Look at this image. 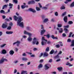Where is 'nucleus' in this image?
<instances>
[{"label":"nucleus","instance_id":"obj_1","mask_svg":"<svg viewBox=\"0 0 74 74\" xmlns=\"http://www.w3.org/2000/svg\"><path fill=\"white\" fill-rule=\"evenodd\" d=\"M24 34H26L29 36V37L27 38V40L29 41H32V38H31V36H32V34H30L26 31H24Z\"/></svg>","mask_w":74,"mask_h":74},{"label":"nucleus","instance_id":"obj_2","mask_svg":"<svg viewBox=\"0 0 74 74\" xmlns=\"http://www.w3.org/2000/svg\"><path fill=\"white\" fill-rule=\"evenodd\" d=\"M32 43L33 45H34L35 44H36V45L39 44V42L38 41H37V38H34Z\"/></svg>","mask_w":74,"mask_h":74},{"label":"nucleus","instance_id":"obj_3","mask_svg":"<svg viewBox=\"0 0 74 74\" xmlns=\"http://www.w3.org/2000/svg\"><path fill=\"white\" fill-rule=\"evenodd\" d=\"M41 29H42V30H41V35H43L44 33H45V32H46V30H45V29H44V27L43 26V25H41Z\"/></svg>","mask_w":74,"mask_h":74},{"label":"nucleus","instance_id":"obj_4","mask_svg":"<svg viewBox=\"0 0 74 74\" xmlns=\"http://www.w3.org/2000/svg\"><path fill=\"white\" fill-rule=\"evenodd\" d=\"M18 19L17 23H18L23 21V19H22V17L21 16H18Z\"/></svg>","mask_w":74,"mask_h":74},{"label":"nucleus","instance_id":"obj_5","mask_svg":"<svg viewBox=\"0 0 74 74\" xmlns=\"http://www.w3.org/2000/svg\"><path fill=\"white\" fill-rule=\"evenodd\" d=\"M17 25L18 26H19L21 27H23V22H20L19 23H17Z\"/></svg>","mask_w":74,"mask_h":74},{"label":"nucleus","instance_id":"obj_6","mask_svg":"<svg viewBox=\"0 0 74 74\" xmlns=\"http://www.w3.org/2000/svg\"><path fill=\"white\" fill-rule=\"evenodd\" d=\"M16 44L17 46V47H19V45H20V44H21V42L19 41H17L16 42H14L13 44V45H15V44Z\"/></svg>","mask_w":74,"mask_h":74},{"label":"nucleus","instance_id":"obj_7","mask_svg":"<svg viewBox=\"0 0 74 74\" xmlns=\"http://www.w3.org/2000/svg\"><path fill=\"white\" fill-rule=\"evenodd\" d=\"M8 26V24L7 23L6 24L4 23H3L2 26V27L3 29H6V28H7V27Z\"/></svg>","mask_w":74,"mask_h":74},{"label":"nucleus","instance_id":"obj_8","mask_svg":"<svg viewBox=\"0 0 74 74\" xmlns=\"http://www.w3.org/2000/svg\"><path fill=\"white\" fill-rule=\"evenodd\" d=\"M63 20L65 23H67V21L68 20L67 16H65L63 18Z\"/></svg>","mask_w":74,"mask_h":74},{"label":"nucleus","instance_id":"obj_9","mask_svg":"<svg viewBox=\"0 0 74 74\" xmlns=\"http://www.w3.org/2000/svg\"><path fill=\"white\" fill-rule=\"evenodd\" d=\"M51 37L53 40H58V38L57 36L55 37L53 35H52L51 36Z\"/></svg>","mask_w":74,"mask_h":74},{"label":"nucleus","instance_id":"obj_10","mask_svg":"<svg viewBox=\"0 0 74 74\" xmlns=\"http://www.w3.org/2000/svg\"><path fill=\"white\" fill-rule=\"evenodd\" d=\"M34 3H35V1H34L33 0L29 1L28 2V4H34Z\"/></svg>","mask_w":74,"mask_h":74},{"label":"nucleus","instance_id":"obj_11","mask_svg":"<svg viewBox=\"0 0 74 74\" xmlns=\"http://www.w3.org/2000/svg\"><path fill=\"white\" fill-rule=\"evenodd\" d=\"M28 10L30 11H31V12H32L35 13L36 12V11L35 10L32 8H29L28 9Z\"/></svg>","mask_w":74,"mask_h":74},{"label":"nucleus","instance_id":"obj_12","mask_svg":"<svg viewBox=\"0 0 74 74\" xmlns=\"http://www.w3.org/2000/svg\"><path fill=\"white\" fill-rule=\"evenodd\" d=\"M6 33V34H12V33H13V32L7 31Z\"/></svg>","mask_w":74,"mask_h":74},{"label":"nucleus","instance_id":"obj_13","mask_svg":"<svg viewBox=\"0 0 74 74\" xmlns=\"http://www.w3.org/2000/svg\"><path fill=\"white\" fill-rule=\"evenodd\" d=\"M41 44L42 45H44L46 44V41H42L41 42Z\"/></svg>","mask_w":74,"mask_h":74},{"label":"nucleus","instance_id":"obj_14","mask_svg":"<svg viewBox=\"0 0 74 74\" xmlns=\"http://www.w3.org/2000/svg\"><path fill=\"white\" fill-rule=\"evenodd\" d=\"M13 18L15 20V21H17V20H18V17H17L16 16H14L13 17Z\"/></svg>","mask_w":74,"mask_h":74},{"label":"nucleus","instance_id":"obj_15","mask_svg":"<svg viewBox=\"0 0 74 74\" xmlns=\"http://www.w3.org/2000/svg\"><path fill=\"white\" fill-rule=\"evenodd\" d=\"M71 47H74V40H73L71 42V44L70 45Z\"/></svg>","mask_w":74,"mask_h":74},{"label":"nucleus","instance_id":"obj_16","mask_svg":"<svg viewBox=\"0 0 74 74\" xmlns=\"http://www.w3.org/2000/svg\"><path fill=\"white\" fill-rule=\"evenodd\" d=\"M9 53H10V55H13L14 53V51L12 50H11L9 52Z\"/></svg>","mask_w":74,"mask_h":74},{"label":"nucleus","instance_id":"obj_17","mask_svg":"<svg viewBox=\"0 0 74 74\" xmlns=\"http://www.w3.org/2000/svg\"><path fill=\"white\" fill-rule=\"evenodd\" d=\"M8 7V5H5L3 6L2 9L4 10L5 8H7Z\"/></svg>","mask_w":74,"mask_h":74},{"label":"nucleus","instance_id":"obj_18","mask_svg":"<svg viewBox=\"0 0 74 74\" xmlns=\"http://www.w3.org/2000/svg\"><path fill=\"white\" fill-rule=\"evenodd\" d=\"M44 56L45 57L48 56V54L46 52H45L44 54Z\"/></svg>","mask_w":74,"mask_h":74},{"label":"nucleus","instance_id":"obj_19","mask_svg":"<svg viewBox=\"0 0 74 74\" xmlns=\"http://www.w3.org/2000/svg\"><path fill=\"white\" fill-rule=\"evenodd\" d=\"M2 53L3 54H5L7 53V51L5 49H3L2 51Z\"/></svg>","mask_w":74,"mask_h":74},{"label":"nucleus","instance_id":"obj_20","mask_svg":"<svg viewBox=\"0 0 74 74\" xmlns=\"http://www.w3.org/2000/svg\"><path fill=\"white\" fill-rule=\"evenodd\" d=\"M64 30L65 31V32L66 33H67L69 32V31L67 28H65L64 29Z\"/></svg>","mask_w":74,"mask_h":74},{"label":"nucleus","instance_id":"obj_21","mask_svg":"<svg viewBox=\"0 0 74 74\" xmlns=\"http://www.w3.org/2000/svg\"><path fill=\"white\" fill-rule=\"evenodd\" d=\"M45 70H47V69H49V67L48 66V65H47V64H46L45 66Z\"/></svg>","mask_w":74,"mask_h":74},{"label":"nucleus","instance_id":"obj_22","mask_svg":"<svg viewBox=\"0 0 74 74\" xmlns=\"http://www.w3.org/2000/svg\"><path fill=\"white\" fill-rule=\"evenodd\" d=\"M26 73H27V71L23 70L21 73V74H24Z\"/></svg>","mask_w":74,"mask_h":74},{"label":"nucleus","instance_id":"obj_23","mask_svg":"<svg viewBox=\"0 0 74 74\" xmlns=\"http://www.w3.org/2000/svg\"><path fill=\"white\" fill-rule=\"evenodd\" d=\"M54 52H55V50H54L53 49H52L50 51V53L51 54H53V53H54Z\"/></svg>","mask_w":74,"mask_h":74},{"label":"nucleus","instance_id":"obj_24","mask_svg":"<svg viewBox=\"0 0 74 74\" xmlns=\"http://www.w3.org/2000/svg\"><path fill=\"white\" fill-rule=\"evenodd\" d=\"M22 59L24 61H26V60H27V58H23Z\"/></svg>","mask_w":74,"mask_h":74},{"label":"nucleus","instance_id":"obj_25","mask_svg":"<svg viewBox=\"0 0 74 74\" xmlns=\"http://www.w3.org/2000/svg\"><path fill=\"white\" fill-rule=\"evenodd\" d=\"M36 11H40L41 10V9L40 8H38V7H36Z\"/></svg>","mask_w":74,"mask_h":74},{"label":"nucleus","instance_id":"obj_26","mask_svg":"<svg viewBox=\"0 0 74 74\" xmlns=\"http://www.w3.org/2000/svg\"><path fill=\"white\" fill-rule=\"evenodd\" d=\"M73 22L71 21H69L68 23V24H69V25H71V24H73Z\"/></svg>","mask_w":74,"mask_h":74},{"label":"nucleus","instance_id":"obj_27","mask_svg":"<svg viewBox=\"0 0 74 74\" xmlns=\"http://www.w3.org/2000/svg\"><path fill=\"white\" fill-rule=\"evenodd\" d=\"M48 21V18H46L44 19V21H43V22L44 23H45V22H47Z\"/></svg>","mask_w":74,"mask_h":74},{"label":"nucleus","instance_id":"obj_28","mask_svg":"<svg viewBox=\"0 0 74 74\" xmlns=\"http://www.w3.org/2000/svg\"><path fill=\"white\" fill-rule=\"evenodd\" d=\"M54 58H55V59H58V58H59V54H58L57 56H55Z\"/></svg>","mask_w":74,"mask_h":74},{"label":"nucleus","instance_id":"obj_29","mask_svg":"<svg viewBox=\"0 0 74 74\" xmlns=\"http://www.w3.org/2000/svg\"><path fill=\"white\" fill-rule=\"evenodd\" d=\"M4 60L3 59H1L0 60V64H1V63H3V62H4Z\"/></svg>","mask_w":74,"mask_h":74},{"label":"nucleus","instance_id":"obj_30","mask_svg":"<svg viewBox=\"0 0 74 74\" xmlns=\"http://www.w3.org/2000/svg\"><path fill=\"white\" fill-rule=\"evenodd\" d=\"M60 30H60L59 32L60 33H62L63 32V28H60Z\"/></svg>","mask_w":74,"mask_h":74},{"label":"nucleus","instance_id":"obj_31","mask_svg":"<svg viewBox=\"0 0 74 74\" xmlns=\"http://www.w3.org/2000/svg\"><path fill=\"white\" fill-rule=\"evenodd\" d=\"M42 41H47V40H45L44 37H42Z\"/></svg>","mask_w":74,"mask_h":74},{"label":"nucleus","instance_id":"obj_32","mask_svg":"<svg viewBox=\"0 0 74 74\" xmlns=\"http://www.w3.org/2000/svg\"><path fill=\"white\" fill-rule=\"evenodd\" d=\"M42 67V65L41 64H40L38 66V68H41V67Z\"/></svg>","mask_w":74,"mask_h":74},{"label":"nucleus","instance_id":"obj_33","mask_svg":"<svg viewBox=\"0 0 74 74\" xmlns=\"http://www.w3.org/2000/svg\"><path fill=\"white\" fill-rule=\"evenodd\" d=\"M61 10H64L65 9V7L64 6H62L60 8Z\"/></svg>","mask_w":74,"mask_h":74},{"label":"nucleus","instance_id":"obj_34","mask_svg":"<svg viewBox=\"0 0 74 74\" xmlns=\"http://www.w3.org/2000/svg\"><path fill=\"white\" fill-rule=\"evenodd\" d=\"M58 27H62V24H58Z\"/></svg>","mask_w":74,"mask_h":74},{"label":"nucleus","instance_id":"obj_35","mask_svg":"<svg viewBox=\"0 0 74 74\" xmlns=\"http://www.w3.org/2000/svg\"><path fill=\"white\" fill-rule=\"evenodd\" d=\"M74 1L72 3H71V7H74Z\"/></svg>","mask_w":74,"mask_h":74},{"label":"nucleus","instance_id":"obj_36","mask_svg":"<svg viewBox=\"0 0 74 74\" xmlns=\"http://www.w3.org/2000/svg\"><path fill=\"white\" fill-rule=\"evenodd\" d=\"M5 45H6V44H4L3 45H1L0 46V48H3L5 46Z\"/></svg>","mask_w":74,"mask_h":74},{"label":"nucleus","instance_id":"obj_37","mask_svg":"<svg viewBox=\"0 0 74 74\" xmlns=\"http://www.w3.org/2000/svg\"><path fill=\"white\" fill-rule=\"evenodd\" d=\"M1 13H3V14H4L5 13V12L4 10H2L0 11Z\"/></svg>","mask_w":74,"mask_h":74},{"label":"nucleus","instance_id":"obj_38","mask_svg":"<svg viewBox=\"0 0 74 74\" xmlns=\"http://www.w3.org/2000/svg\"><path fill=\"white\" fill-rule=\"evenodd\" d=\"M73 33L72 32H70L69 35V37H71V35Z\"/></svg>","mask_w":74,"mask_h":74},{"label":"nucleus","instance_id":"obj_39","mask_svg":"<svg viewBox=\"0 0 74 74\" xmlns=\"http://www.w3.org/2000/svg\"><path fill=\"white\" fill-rule=\"evenodd\" d=\"M7 29L8 30H11V26H9L7 27Z\"/></svg>","mask_w":74,"mask_h":74},{"label":"nucleus","instance_id":"obj_40","mask_svg":"<svg viewBox=\"0 0 74 74\" xmlns=\"http://www.w3.org/2000/svg\"><path fill=\"white\" fill-rule=\"evenodd\" d=\"M66 12H64V13L62 14V16H63L65 15H66Z\"/></svg>","mask_w":74,"mask_h":74},{"label":"nucleus","instance_id":"obj_41","mask_svg":"<svg viewBox=\"0 0 74 74\" xmlns=\"http://www.w3.org/2000/svg\"><path fill=\"white\" fill-rule=\"evenodd\" d=\"M13 1L16 4H17V3H18V0H13Z\"/></svg>","mask_w":74,"mask_h":74},{"label":"nucleus","instance_id":"obj_42","mask_svg":"<svg viewBox=\"0 0 74 74\" xmlns=\"http://www.w3.org/2000/svg\"><path fill=\"white\" fill-rule=\"evenodd\" d=\"M49 47H47L46 49V51H49Z\"/></svg>","mask_w":74,"mask_h":74},{"label":"nucleus","instance_id":"obj_43","mask_svg":"<svg viewBox=\"0 0 74 74\" xmlns=\"http://www.w3.org/2000/svg\"><path fill=\"white\" fill-rule=\"evenodd\" d=\"M56 48H60V45L58 44V45H56Z\"/></svg>","mask_w":74,"mask_h":74},{"label":"nucleus","instance_id":"obj_44","mask_svg":"<svg viewBox=\"0 0 74 74\" xmlns=\"http://www.w3.org/2000/svg\"><path fill=\"white\" fill-rule=\"evenodd\" d=\"M46 37L48 38H49V37H50L49 34H48L46 35Z\"/></svg>","mask_w":74,"mask_h":74},{"label":"nucleus","instance_id":"obj_45","mask_svg":"<svg viewBox=\"0 0 74 74\" xmlns=\"http://www.w3.org/2000/svg\"><path fill=\"white\" fill-rule=\"evenodd\" d=\"M58 70H59L60 71H61V70H62V67L58 68Z\"/></svg>","mask_w":74,"mask_h":74},{"label":"nucleus","instance_id":"obj_46","mask_svg":"<svg viewBox=\"0 0 74 74\" xmlns=\"http://www.w3.org/2000/svg\"><path fill=\"white\" fill-rule=\"evenodd\" d=\"M55 15H56V16H58V12H56L55 13Z\"/></svg>","mask_w":74,"mask_h":74},{"label":"nucleus","instance_id":"obj_47","mask_svg":"<svg viewBox=\"0 0 74 74\" xmlns=\"http://www.w3.org/2000/svg\"><path fill=\"white\" fill-rule=\"evenodd\" d=\"M21 8L22 9H24V8H25V5H22Z\"/></svg>","mask_w":74,"mask_h":74},{"label":"nucleus","instance_id":"obj_48","mask_svg":"<svg viewBox=\"0 0 74 74\" xmlns=\"http://www.w3.org/2000/svg\"><path fill=\"white\" fill-rule=\"evenodd\" d=\"M51 22H54L55 21V19L54 18H52L51 19Z\"/></svg>","mask_w":74,"mask_h":74},{"label":"nucleus","instance_id":"obj_49","mask_svg":"<svg viewBox=\"0 0 74 74\" xmlns=\"http://www.w3.org/2000/svg\"><path fill=\"white\" fill-rule=\"evenodd\" d=\"M27 30H30L31 29V28H30V27H27Z\"/></svg>","mask_w":74,"mask_h":74},{"label":"nucleus","instance_id":"obj_50","mask_svg":"<svg viewBox=\"0 0 74 74\" xmlns=\"http://www.w3.org/2000/svg\"><path fill=\"white\" fill-rule=\"evenodd\" d=\"M39 4V5L40 8H42V5H41V4L40 3H38Z\"/></svg>","mask_w":74,"mask_h":74},{"label":"nucleus","instance_id":"obj_51","mask_svg":"<svg viewBox=\"0 0 74 74\" xmlns=\"http://www.w3.org/2000/svg\"><path fill=\"white\" fill-rule=\"evenodd\" d=\"M66 34L65 33H63L62 34V37H66Z\"/></svg>","mask_w":74,"mask_h":74},{"label":"nucleus","instance_id":"obj_52","mask_svg":"<svg viewBox=\"0 0 74 74\" xmlns=\"http://www.w3.org/2000/svg\"><path fill=\"white\" fill-rule=\"evenodd\" d=\"M64 27L65 28H69V25H67L66 26H64Z\"/></svg>","mask_w":74,"mask_h":74},{"label":"nucleus","instance_id":"obj_53","mask_svg":"<svg viewBox=\"0 0 74 74\" xmlns=\"http://www.w3.org/2000/svg\"><path fill=\"white\" fill-rule=\"evenodd\" d=\"M4 2H5V3H8V2L10 0H3Z\"/></svg>","mask_w":74,"mask_h":74},{"label":"nucleus","instance_id":"obj_54","mask_svg":"<svg viewBox=\"0 0 74 74\" xmlns=\"http://www.w3.org/2000/svg\"><path fill=\"white\" fill-rule=\"evenodd\" d=\"M67 42H71V39L70 38H69L67 40Z\"/></svg>","mask_w":74,"mask_h":74},{"label":"nucleus","instance_id":"obj_55","mask_svg":"<svg viewBox=\"0 0 74 74\" xmlns=\"http://www.w3.org/2000/svg\"><path fill=\"white\" fill-rule=\"evenodd\" d=\"M51 43V42L49 41H48L47 43V44H50Z\"/></svg>","mask_w":74,"mask_h":74},{"label":"nucleus","instance_id":"obj_56","mask_svg":"<svg viewBox=\"0 0 74 74\" xmlns=\"http://www.w3.org/2000/svg\"><path fill=\"white\" fill-rule=\"evenodd\" d=\"M13 25V24H12V23H9V25L10 26H12Z\"/></svg>","mask_w":74,"mask_h":74},{"label":"nucleus","instance_id":"obj_57","mask_svg":"<svg viewBox=\"0 0 74 74\" xmlns=\"http://www.w3.org/2000/svg\"><path fill=\"white\" fill-rule=\"evenodd\" d=\"M49 62H50V63H51V62H52V59H51L49 60Z\"/></svg>","mask_w":74,"mask_h":74},{"label":"nucleus","instance_id":"obj_58","mask_svg":"<svg viewBox=\"0 0 74 74\" xmlns=\"http://www.w3.org/2000/svg\"><path fill=\"white\" fill-rule=\"evenodd\" d=\"M43 9H45V10H47V9H48V8L46 7H43L42 8Z\"/></svg>","mask_w":74,"mask_h":74},{"label":"nucleus","instance_id":"obj_59","mask_svg":"<svg viewBox=\"0 0 74 74\" xmlns=\"http://www.w3.org/2000/svg\"><path fill=\"white\" fill-rule=\"evenodd\" d=\"M62 51H60L58 53V55H59L60 54H62Z\"/></svg>","mask_w":74,"mask_h":74},{"label":"nucleus","instance_id":"obj_60","mask_svg":"<svg viewBox=\"0 0 74 74\" xmlns=\"http://www.w3.org/2000/svg\"><path fill=\"white\" fill-rule=\"evenodd\" d=\"M2 18L3 19H5L6 18V16L5 15H3L2 16Z\"/></svg>","mask_w":74,"mask_h":74},{"label":"nucleus","instance_id":"obj_61","mask_svg":"<svg viewBox=\"0 0 74 74\" xmlns=\"http://www.w3.org/2000/svg\"><path fill=\"white\" fill-rule=\"evenodd\" d=\"M13 5V4H12L11 3H9V6H12Z\"/></svg>","mask_w":74,"mask_h":74},{"label":"nucleus","instance_id":"obj_62","mask_svg":"<svg viewBox=\"0 0 74 74\" xmlns=\"http://www.w3.org/2000/svg\"><path fill=\"white\" fill-rule=\"evenodd\" d=\"M33 50V51H36V50H37V48H34Z\"/></svg>","mask_w":74,"mask_h":74},{"label":"nucleus","instance_id":"obj_63","mask_svg":"<svg viewBox=\"0 0 74 74\" xmlns=\"http://www.w3.org/2000/svg\"><path fill=\"white\" fill-rule=\"evenodd\" d=\"M60 61V59L59 58L58 60H56V62H59V61Z\"/></svg>","mask_w":74,"mask_h":74},{"label":"nucleus","instance_id":"obj_64","mask_svg":"<svg viewBox=\"0 0 74 74\" xmlns=\"http://www.w3.org/2000/svg\"><path fill=\"white\" fill-rule=\"evenodd\" d=\"M43 60H42V59L40 60V63H42V62H43Z\"/></svg>","mask_w":74,"mask_h":74}]
</instances>
